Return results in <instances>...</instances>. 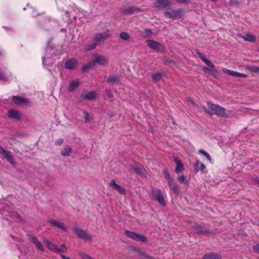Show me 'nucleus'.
Masks as SVG:
<instances>
[{
	"label": "nucleus",
	"mask_w": 259,
	"mask_h": 259,
	"mask_svg": "<svg viewBox=\"0 0 259 259\" xmlns=\"http://www.w3.org/2000/svg\"><path fill=\"white\" fill-rule=\"evenodd\" d=\"M37 13L36 12H35L34 11H33L32 12V16L33 17H35L36 16H37Z\"/></svg>",
	"instance_id": "obj_55"
},
{
	"label": "nucleus",
	"mask_w": 259,
	"mask_h": 259,
	"mask_svg": "<svg viewBox=\"0 0 259 259\" xmlns=\"http://www.w3.org/2000/svg\"><path fill=\"white\" fill-rule=\"evenodd\" d=\"M109 185L113 189L115 190L119 185L116 183L114 180H112L109 183Z\"/></svg>",
	"instance_id": "obj_42"
},
{
	"label": "nucleus",
	"mask_w": 259,
	"mask_h": 259,
	"mask_svg": "<svg viewBox=\"0 0 259 259\" xmlns=\"http://www.w3.org/2000/svg\"><path fill=\"white\" fill-rule=\"evenodd\" d=\"M11 76V73L6 74L4 72L0 71V80L6 82L9 80V78Z\"/></svg>",
	"instance_id": "obj_29"
},
{
	"label": "nucleus",
	"mask_w": 259,
	"mask_h": 259,
	"mask_svg": "<svg viewBox=\"0 0 259 259\" xmlns=\"http://www.w3.org/2000/svg\"><path fill=\"white\" fill-rule=\"evenodd\" d=\"M12 100L14 103L18 106H23L29 103V101L27 99L19 96H13Z\"/></svg>",
	"instance_id": "obj_12"
},
{
	"label": "nucleus",
	"mask_w": 259,
	"mask_h": 259,
	"mask_svg": "<svg viewBox=\"0 0 259 259\" xmlns=\"http://www.w3.org/2000/svg\"><path fill=\"white\" fill-rule=\"evenodd\" d=\"M93 61L100 65H104L108 62V60L105 57L99 55L98 54H94L93 55Z\"/></svg>",
	"instance_id": "obj_10"
},
{
	"label": "nucleus",
	"mask_w": 259,
	"mask_h": 259,
	"mask_svg": "<svg viewBox=\"0 0 259 259\" xmlns=\"http://www.w3.org/2000/svg\"><path fill=\"white\" fill-rule=\"evenodd\" d=\"M195 170L196 171H201L202 172H205L206 169L205 165L200 162L199 161H197L195 164Z\"/></svg>",
	"instance_id": "obj_25"
},
{
	"label": "nucleus",
	"mask_w": 259,
	"mask_h": 259,
	"mask_svg": "<svg viewBox=\"0 0 259 259\" xmlns=\"http://www.w3.org/2000/svg\"><path fill=\"white\" fill-rule=\"evenodd\" d=\"M28 237H29L30 241L34 244L38 241L37 237L35 236L29 235Z\"/></svg>",
	"instance_id": "obj_44"
},
{
	"label": "nucleus",
	"mask_w": 259,
	"mask_h": 259,
	"mask_svg": "<svg viewBox=\"0 0 259 259\" xmlns=\"http://www.w3.org/2000/svg\"><path fill=\"white\" fill-rule=\"evenodd\" d=\"M83 118L86 123L91 122L93 117L87 112H84L83 113Z\"/></svg>",
	"instance_id": "obj_35"
},
{
	"label": "nucleus",
	"mask_w": 259,
	"mask_h": 259,
	"mask_svg": "<svg viewBox=\"0 0 259 259\" xmlns=\"http://www.w3.org/2000/svg\"><path fill=\"white\" fill-rule=\"evenodd\" d=\"M181 11L180 10H170L169 11L165 12V16L169 18L176 19L180 17Z\"/></svg>",
	"instance_id": "obj_13"
},
{
	"label": "nucleus",
	"mask_w": 259,
	"mask_h": 259,
	"mask_svg": "<svg viewBox=\"0 0 259 259\" xmlns=\"http://www.w3.org/2000/svg\"><path fill=\"white\" fill-rule=\"evenodd\" d=\"M63 142L64 140L63 139H59L55 142V145L57 146L61 145L63 144Z\"/></svg>",
	"instance_id": "obj_49"
},
{
	"label": "nucleus",
	"mask_w": 259,
	"mask_h": 259,
	"mask_svg": "<svg viewBox=\"0 0 259 259\" xmlns=\"http://www.w3.org/2000/svg\"><path fill=\"white\" fill-rule=\"evenodd\" d=\"M254 181L259 185V177H256L254 179Z\"/></svg>",
	"instance_id": "obj_54"
},
{
	"label": "nucleus",
	"mask_w": 259,
	"mask_h": 259,
	"mask_svg": "<svg viewBox=\"0 0 259 259\" xmlns=\"http://www.w3.org/2000/svg\"><path fill=\"white\" fill-rule=\"evenodd\" d=\"M195 229L196 232L199 234H203L207 232L206 228L202 225L196 226Z\"/></svg>",
	"instance_id": "obj_30"
},
{
	"label": "nucleus",
	"mask_w": 259,
	"mask_h": 259,
	"mask_svg": "<svg viewBox=\"0 0 259 259\" xmlns=\"http://www.w3.org/2000/svg\"><path fill=\"white\" fill-rule=\"evenodd\" d=\"M49 222L53 226L58 227L63 231H66L67 229L64 224L62 223L56 221L54 220L51 219L49 220Z\"/></svg>",
	"instance_id": "obj_23"
},
{
	"label": "nucleus",
	"mask_w": 259,
	"mask_h": 259,
	"mask_svg": "<svg viewBox=\"0 0 259 259\" xmlns=\"http://www.w3.org/2000/svg\"><path fill=\"white\" fill-rule=\"evenodd\" d=\"M79 80L75 79V80H72L70 82V83L68 87V90L69 92H72L75 89L79 87Z\"/></svg>",
	"instance_id": "obj_24"
},
{
	"label": "nucleus",
	"mask_w": 259,
	"mask_h": 259,
	"mask_svg": "<svg viewBox=\"0 0 259 259\" xmlns=\"http://www.w3.org/2000/svg\"><path fill=\"white\" fill-rule=\"evenodd\" d=\"M111 37L109 31H106L103 33H98L94 35V40L97 42L104 41Z\"/></svg>",
	"instance_id": "obj_8"
},
{
	"label": "nucleus",
	"mask_w": 259,
	"mask_h": 259,
	"mask_svg": "<svg viewBox=\"0 0 259 259\" xmlns=\"http://www.w3.org/2000/svg\"><path fill=\"white\" fill-rule=\"evenodd\" d=\"M93 67V64L92 63H89L84 64L82 68V72H85L90 69Z\"/></svg>",
	"instance_id": "obj_36"
},
{
	"label": "nucleus",
	"mask_w": 259,
	"mask_h": 259,
	"mask_svg": "<svg viewBox=\"0 0 259 259\" xmlns=\"http://www.w3.org/2000/svg\"><path fill=\"white\" fill-rule=\"evenodd\" d=\"M62 247H65V245H62Z\"/></svg>",
	"instance_id": "obj_60"
},
{
	"label": "nucleus",
	"mask_w": 259,
	"mask_h": 259,
	"mask_svg": "<svg viewBox=\"0 0 259 259\" xmlns=\"http://www.w3.org/2000/svg\"><path fill=\"white\" fill-rule=\"evenodd\" d=\"M207 107L212 111L211 113L208 112L210 114H214L219 117H227L226 114V109L219 105L214 104L211 102H207Z\"/></svg>",
	"instance_id": "obj_3"
},
{
	"label": "nucleus",
	"mask_w": 259,
	"mask_h": 259,
	"mask_svg": "<svg viewBox=\"0 0 259 259\" xmlns=\"http://www.w3.org/2000/svg\"><path fill=\"white\" fill-rule=\"evenodd\" d=\"M243 39L245 41H249V42H255L256 40V37L254 35L246 34L244 37Z\"/></svg>",
	"instance_id": "obj_28"
},
{
	"label": "nucleus",
	"mask_w": 259,
	"mask_h": 259,
	"mask_svg": "<svg viewBox=\"0 0 259 259\" xmlns=\"http://www.w3.org/2000/svg\"><path fill=\"white\" fill-rule=\"evenodd\" d=\"M4 200L0 199V214L2 219H8V217L15 218L19 220H22V217L17 212L10 210V208L7 204L4 202Z\"/></svg>",
	"instance_id": "obj_1"
},
{
	"label": "nucleus",
	"mask_w": 259,
	"mask_h": 259,
	"mask_svg": "<svg viewBox=\"0 0 259 259\" xmlns=\"http://www.w3.org/2000/svg\"><path fill=\"white\" fill-rule=\"evenodd\" d=\"M7 150H5L4 148L0 146V154L4 155Z\"/></svg>",
	"instance_id": "obj_52"
},
{
	"label": "nucleus",
	"mask_w": 259,
	"mask_h": 259,
	"mask_svg": "<svg viewBox=\"0 0 259 259\" xmlns=\"http://www.w3.org/2000/svg\"><path fill=\"white\" fill-rule=\"evenodd\" d=\"M106 82L113 85H118L121 84V77L120 75L112 74L109 75L106 80Z\"/></svg>",
	"instance_id": "obj_9"
},
{
	"label": "nucleus",
	"mask_w": 259,
	"mask_h": 259,
	"mask_svg": "<svg viewBox=\"0 0 259 259\" xmlns=\"http://www.w3.org/2000/svg\"><path fill=\"white\" fill-rule=\"evenodd\" d=\"M222 255L215 252H210L205 254L202 259H222Z\"/></svg>",
	"instance_id": "obj_20"
},
{
	"label": "nucleus",
	"mask_w": 259,
	"mask_h": 259,
	"mask_svg": "<svg viewBox=\"0 0 259 259\" xmlns=\"http://www.w3.org/2000/svg\"><path fill=\"white\" fill-rule=\"evenodd\" d=\"M257 226H259V218H258V220L257 221Z\"/></svg>",
	"instance_id": "obj_57"
},
{
	"label": "nucleus",
	"mask_w": 259,
	"mask_h": 259,
	"mask_svg": "<svg viewBox=\"0 0 259 259\" xmlns=\"http://www.w3.org/2000/svg\"><path fill=\"white\" fill-rule=\"evenodd\" d=\"M247 76V75L244 73H241L237 72V74L236 77L245 78Z\"/></svg>",
	"instance_id": "obj_51"
},
{
	"label": "nucleus",
	"mask_w": 259,
	"mask_h": 259,
	"mask_svg": "<svg viewBox=\"0 0 259 259\" xmlns=\"http://www.w3.org/2000/svg\"><path fill=\"white\" fill-rule=\"evenodd\" d=\"M120 38L123 40H128L131 38L130 35L125 32H121L119 35Z\"/></svg>",
	"instance_id": "obj_38"
},
{
	"label": "nucleus",
	"mask_w": 259,
	"mask_h": 259,
	"mask_svg": "<svg viewBox=\"0 0 259 259\" xmlns=\"http://www.w3.org/2000/svg\"><path fill=\"white\" fill-rule=\"evenodd\" d=\"M152 195L153 199L159 203L163 207L166 206V202L161 190L160 189H154L152 190Z\"/></svg>",
	"instance_id": "obj_4"
},
{
	"label": "nucleus",
	"mask_w": 259,
	"mask_h": 259,
	"mask_svg": "<svg viewBox=\"0 0 259 259\" xmlns=\"http://www.w3.org/2000/svg\"><path fill=\"white\" fill-rule=\"evenodd\" d=\"M146 258H147V259H151L150 256H146Z\"/></svg>",
	"instance_id": "obj_58"
},
{
	"label": "nucleus",
	"mask_w": 259,
	"mask_h": 259,
	"mask_svg": "<svg viewBox=\"0 0 259 259\" xmlns=\"http://www.w3.org/2000/svg\"><path fill=\"white\" fill-rule=\"evenodd\" d=\"M175 163L177 165L176 167L175 172L177 174H179L181 171L183 170L184 169L183 164L182 163L181 161L179 159H176Z\"/></svg>",
	"instance_id": "obj_26"
},
{
	"label": "nucleus",
	"mask_w": 259,
	"mask_h": 259,
	"mask_svg": "<svg viewBox=\"0 0 259 259\" xmlns=\"http://www.w3.org/2000/svg\"><path fill=\"white\" fill-rule=\"evenodd\" d=\"M78 254L80 255L82 259H93L91 256L84 253L82 251H79L78 252Z\"/></svg>",
	"instance_id": "obj_41"
},
{
	"label": "nucleus",
	"mask_w": 259,
	"mask_h": 259,
	"mask_svg": "<svg viewBox=\"0 0 259 259\" xmlns=\"http://www.w3.org/2000/svg\"><path fill=\"white\" fill-rule=\"evenodd\" d=\"M61 257L62 259H70L69 257H67L63 254H61Z\"/></svg>",
	"instance_id": "obj_53"
},
{
	"label": "nucleus",
	"mask_w": 259,
	"mask_h": 259,
	"mask_svg": "<svg viewBox=\"0 0 259 259\" xmlns=\"http://www.w3.org/2000/svg\"><path fill=\"white\" fill-rule=\"evenodd\" d=\"M162 77V74L160 72H157L152 75V80L154 82H157L160 80Z\"/></svg>",
	"instance_id": "obj_31"
},
{
	"label": "nucleus",
	"mask_w": 259,
	"mask_h": 259,
	"mask_svg": "<svg viewBox=\"0 0 259 259\" xmlns=\"http://www.w3.org/2000/svg\"><path fill=\"white\" fill-rule=\"evenodd\" d=\"M257 51L259 52V47L257 48Z\"/></svg>",
	"instance_id": "obj_61"
},
{
	"label": "nucleus",
	"mask_w": 259,
	"mask_h": 259,
	"mask_svg": "<svg viewBox=\"0 0 259 259\" xmlns=\"http://www.w3.org/2000/svg\"><path fill=\"white\" fill-rule=\"evenodd\" d=\"M178 179L181 183H187L186 177L184 175L178 177Z\"/></svg>",
	"instance_id": "obj_45"
},
{
	"label": "nucleus",
	"mask_w": 259,
	"mask_h": 259,
	"mask_svg": "<svg viewBox=\"0 0 259 259\" xmlns=\"http://www.w3.org/2000/svg\"><path fill=\"white\" fill-rule=\"evenodd\" d=\"M170 5V2L168 0H157L154 4V6L159 9H163Z\"/></svg>",
	"instance_id": "obj_11"
},
{
	"label": "nucleus",
	"mask_w": 259,
	"mask_h": 259,
	"mask_svg": "<svg viewBox=\"0 0 259 259\" xmlns=\"http://www.w3.org/2000/svg\"><path fill=\"white\" fill-rule=\"evenodd\" d=\"M164 174L165 175V178L167 180V182H169L174 180L172 178H171L170 176V174L167 169H164Z\"/></svg>",
	"instance_id": "obj_40"
},
{
	"label": "nucleus",
	"mask_w": 259,
	"mask_h": 259,
	"mask_svg": "<svg viewBox=\"0 0 259 259\" xmlns=\"http://www.w3.org/2000/svg\"><path fill=\"white\" fill-rule=\"evenodd\" d=\"M132 168L134 171L139 175H143L145 171V169L139 163H135Z\"/></svg>",
	"instance_id": "obj_22"
},
{
	"label": "nucleus",
	"mask_w": 259,
	"mask_h": 259,
	"mask_svg": "<svg viewBox=\"0 0 259 259\" xmlns=\"http://www.w3.org/2000/svg\"><path fill=\"white\" fill-rule=\"evenodd\" d=\"M23 10H26V8H23Z\"/></svg>",
	"instance_id": "obj_62"
},
{
	"label": "nucleus",
	"mask_w": 259,
	"mask_h": 259,
	"mask_svg": "<svg viewBox=\"0 0 259 259\" xmlns=\"http://www.w3.org/2000/svg\"><path fill=\"white\" fill-rule=\"evenodd\" d=\"M169 189L175 194L178 195L180 193L179 186L174 180L167 182Z\"/></svg>",
	"instance_id": "obj_15"
},
{
	"label": "nucleus",
	"mask_w": 259,
	"mask_h": 259,
	"mask_svg": "<svg viewBox=\"0 0 259 259\" xmlns=\"http://www.w3.org/2000/svg\"><path fill=\"white\" fill-rule=\"evenodd\" d=\"M56 56L54 48L48 46L46 48L45 56L42 58L44 66L49 69L54 63V57Z\"/></svg>",
	"instance_id": "obj_2"
},
{
	"label": "nucleus",
	"mask_w": 259,
	"mask_h": 259,
	"mask_svg": "<svg viewBox=\"0 0 259 259\" xmlns=\"http://www.w3.org/2000/svg\"><path fill=\"white\" fill-rule=\"evenodd\" d=\"M3 27L5 28L6 29L7 32L10 35H12L13 33L14 32V30L12 28L4 26H3Z\"/></svg>",
	"instance_id": "obj_48"
},
{
	"label": "nucleus",
	"mask_w": 259,
	"mask_h": 259,
	"mask_svg": "<svg viewBox=\"0 0 259 259\" xmlns=\"http://www.w3.org/2000/svg\"><path fill=\"white\" fill-rule=\"evenodd\" d=\"M199 153L203 155L210 162H211V158L210 156V155L206 152V151H204L203 150L200 149L199 151Z\"/></svg>",
	"instance_id": "obj_39"
},
{
	"label": "nucleus",
	"mask_w": 259,
	"mask_h": 259,
	"mask_svg": "<svg viewBox=\"0 0 259 259\" xmlns=\"http://www.w3.org/2000/svg\"><path fill=\"white\" fill-rule=\"evenodd\" d=\"M73 231L78 236V237L81 239L89 241H92L93 238L92 236L88 233L87 230H84L76 227L74 228Z\"/></svg>",
	"instance_id": "obj_5"
},
{
	"label": "nucleus",
	"mask_w": 259,
	"mask_h": 259,
	"mask_svg": "<svg viewBox=\"0 0 259 259\" xmlns=\"http://www.w3.org/2000/svg\"><path fill=\"white\" fill-rule=\"evenodd\" d=\"M204 70H208V68H207V67H204Z\"/></svg>",
	"instance_id": "obj_59"
},
{
	"label": "nucleus",
	"mask_w": 259,
	"mask_h": 259,
	"mask_svg": "<svg viewBox=\"0 0 259 259\" xmlns=\"http://www.w3.org/2000/svg\"><path fill=\"white\" fill-rule=\"evenodd\" d=\"M146 42L148 46L152 49L156 51H158L160 52H163L164 51L165 47L156 41L151 40V39H147Z\"/></svg>",
	"instance_id": "obj_7"
},
{
	"label": "nucleus",
	"mask_w": 259,
	"mask_h": 259,
	"mask_svg": "<svg viewBox=\"0 0 259 259\" xmlns=\"http://www.w3.org/2000/svg\"><path fill=\"white\" fill-rule=\"evenodd\" d=\"M140 11V9L136 7L132 6L123 10L122 13L124 15L132 14L135 12H139Z\"/></svg>",
	"instance_id": "obj_19"
},
{
	"label": "nucleus",
	"mask_w": 259,
	"mask_h": 259,
	"mask_svg": "<svg viewBox=\"0 0 259 259\" xmlns=\"http://www.w3.org/2000/svg\"><path fill=\"white\" fill-rule=\"evenodd\" d=\"M121 194H124L125 193V190L124 188L121 187L120 185L118 186V187L115 189Z\"/></svg>",
	"instance_id": "obj_46"
},
{
	"label": "nucleus",
	"mask_w": 259,
	"mask_h": 259,
	"mask_svg": "<svg viewBox=\"0 0 259 259\" xmlns=\"http://www.w3.org/2000/svg\"><path fill=\"white\" fill-rule=\"evenodd\" d=\"M223 71L224 73H226L227 74H228L229 75H231V76H232L236 77L237 74V72L233 71V70H232L228 69H226V68H224L223 69Z\"/></svg>",
	"instance_id": "obj_34"
},
{
	"label": "nucleus",
	"mask_w": 259,
	"mask_h": 259,
	"mask_svg": "<svg viewBox=\"0 0 259 259\" xmlns=\"http://www.w3.org/2000/svg\"><path fill=\"white\" fill-rule=\"evenodd\" d=\"M45 243L47 247L51 250H53L57 253L63 251V250L62 249L57 247L55 244H54L49 240L46 241L45 242Z\"/></svg>",
	"instance_id": "obj_17"
},
{
	"label": "nucleus",
	"mask_w": 259,
	"mask_h": 259,
	"mask_svg": "<svg viewBox=\"0 0 259 259\" xmlns=\"http://www.w3.org/2000/svg\"><path fill=\"white\" fill-rule=\"evenodd\" d=\"M3 107L0 104V113L3 111Z\"/></svg>",
	"instance_id": "obj_56"
},
{
	"label": "nucleus",
	"mask_w": 259,
	"mask_h": 259,
	"mask_svg": "<svg viewBox=\"0 0 259 259\" xmlns=\"http://www.w3.org/2000/svg\"><path fill=\"white\" fill-rule=\"evenodd\" d=\"M8 116L11 119H17L18 120L21 119V114L20 113L13 109L9 110Z\"/></svg>",
	"instance_id": "obj_16"
},
{
	"label": "nucleus",
	"mask_w": 259,
	"mask_h": 259,
	"mask_svg": "<svg viewBox=\"0 0 259 259\" xmlns=\"http://www.w3.org/2000/svg\"><path fill=\"white\" fill-rule=\"evenodd\" d=\"M97 95L98 94L96 91L84 92L82 94L81 98L84 99H88L89 100H94L96 99Z\"/></svg>",
	"instance_id": "obj_14"
},
{
	"label": "nucleus",
	"mask_w": 259,
	"mask_h": 259,
	"mask_svg": "<svg viewBox=\"0 0 259 259\" xmlns=\"http://www.w3.org/2000/svg\"><path fill=\"white\" fill-rule=\"evenodd\" d=\"M36 247L40 250L41 251H44L45 249H44V246L42 245V243L38 241L35 244Z\"/></svg>",
	"instance_id": "obj_43"
},
{
	"label": "nucleus",
	"mask_w": 259,
	"mask_h": 259,
	"mask_svg": "<svg viewBox=\"0 0 259 259\" xmlns=\"http://www.w3.org/2000/svg\"><path fill=\"white\" fill-rule=\"evenodd\" d=\"M97 46V42L95 41L94 42H93L91 44L85 46V50L87 51H91L92 50L95 49L96 48Z\"/></svg>",
	"instance_id": "obj_37"
},
{
	"label": "nucleus",
	"mask_w": 259,
	"mask_h": 259,
	"mask_svg": "<svg viewBox=\"0 0 259 259\" xmlns=\"http://www.w3.org/2000/svg\"><path fill=\"white\" fill-rule=\"evenodd\" d=\"M71 147L68 145H66L62 150L61 154L64 156H67L71 153Z\"/></svg>",
	"instance_id": "obj_27"
},
{
	"label": "nucleus",
	"mask_w": 259,
	"mask_h": 259,
	"mask_svg": "<svg viewBox=\"0 0 259 259\" xmlns=\"http://www.w3.org/2000/svg\"><path fill=\"white\" fill-rule=\"evenodd\" d=\"M77 64V60L75 59H71L66 61L64 66L66 69H75Z\"/></svg>",
	"instance_id": "obj_18"
},
{
	"label": "nucleus",
	"mask_w": 259,
	"mask_h": 259,
	"mask_svg": "<svg viewBox=\"0 0 259 259\" xmlns=\"http://www.w3.org/2000/svg\"><path fill=\"white\" fill-rule=\"evenodd\" d=\"M246 69L254 73L259 72V67L255 65H247Z\"/></svg>",
	"instance_id": "obj_32"
},
{
	"label": "nucleus",
	"mask_w": 259,
	"mask_h": 259,
	"mask_svg": "<svg viewBox=\"0 0 259 259\" xmlns=\"http://www.w3.org/2000/svg\"><path fill=\"white\" fill-rule=\"evenodd\" d=\"M3 156L9 162L11 163L13 162L14 159L10 151L7 150Z\"/></svg>",
	"instance_id": "obj_33"
},
{
	"label": "nucleus",
	"mask_w": 259,
	"mask_h": 259,
	"mask_svg": "<svg viewBox=\"0 0 259 259\" xmlns=\"http://www.w3.org/2000/svg\"><path fill=\"white\" fill-rule=\"evenodd\" d=\"M197 55H198L199 57L200 58H201V59L208 66H209L210 68H214V65L208 60L206 58H205L203 53L199 52V51H197Z\"/></svg>",
	"instance_id": "obj_21"
},
{
	"label": "nucleus",
	"mask_w": 259,
	"mask_h": 259,
	"mask_svg": "<svg viewBox=\"0 0 259 259\" xmlns=\"http://www.w3.org/2000/svg\"><path fill=\"white\" fill-rule=\"evenodd\" d=\"M145 32L148 36L152 34V30L150 29L146 28L145 29Z\"/></svg>",
	"instance_id": "obj_50"
},
{
	"label": "nucleus",
	"mask_w": 259,
	"mask_h": 259,
	"mask_svg": "<svg viewBox=\"0 0 259 259\" xmlns=\"http://www.w3.org/2000/svg\"><path fill=\"white\" fill-rule=\"evenodd\" d=\"M124 234L127 237L133 239L136 241H141L143 242H145L147 241V238L146 236L140 235L135 232L125 231Z\"/></svg>",
	"instance_id": "obj_6"
},
{
	"label": "nucleus",
	"mask_w": 259,
	"mask_h": 259,
	"mask_svg": "<svg viewBox=\"0 0 259 259\" xmlns=\"http://www.w3.org/2000/svg\"><path fill=\"white\" fill-rule=\"evenodd\" d=\"M252 248L254 252L259 254V243L254 245Z\"/></svg>",
	"instance_id": "obj_47"
}]
</instances>
